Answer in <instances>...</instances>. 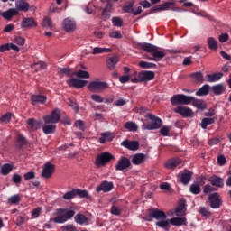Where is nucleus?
<instances>
[{"instance_id": "nucleus-24", "label": "nucleus", "mask_w": 231, "mask_h": 231, "mask_svg": "<svg viewBox=\"0 0 231 231\" xmlns=\"http://www.w3.org/2000/svg\"><path fill=\"white\" fill-rule=\"evenodd\" d=\"M175 216H177V217H183V216H187V208L185 207V202H180L179 207L176 208Z\"/></svg>"}, {"instance_id": "nucleus-3", "label": "nucleus", "mask_w": 231, "mask_h": 231, "mask_svg": "<svg viewBox=\"0 0 231 231\" xmlns=\"http://www.w3.org/2000/svg\"><path fill=\"white\" fill-rule=\"evenodd\" d=\"M194 100V97L184 94H177L171 97V106H189Z\"/></svg>"}, {"instance_id": "nucleus-22", "label": "nucleus", "mask_w": 231, "mask_h": 231, "mask_svg": "<svg viewBox=\"0 0 231 231\" xmlns=\"http://www.w3.org/2000/svg\"><path fill=\"white\" fill-rule=\"evenodd\" d=\"M14 9L17 10V12H28V10H30V4L24 0H18L15 2Z\"/></svg>"}, {"instance_id": "nucleus-60", "label": "nucleus", "mask_w": 231, "mask_h": 231, "mask_svg": "<svg viewBox=\"0 0 231 231\" xmlns=\"http://www.w3.org/2000/svg\"><path fill=\"white\" fill-rule=\"evenodd\" d=\"M219 142H221V138L214 137V138L209 139L208 143L210 146H214V145H217V143H219Z\"/></svg>"}, {"instance_id": "nucleus-14", "label": "nucleus", "mask_w": 231, "mask_h": 231, "mask_svg": "<svg viewBox=\"0 0 231 231\" xmlns=\"http://www.w3.org/2000/svg\"><path fill=\"white\" fill-rule=\"evenodd\" d=\"M208 201L211 208H219L221 207V199L219 193H213L208 196Z\"/></svg>"}, {"instance_id": "nucleus-19", "label": "nucleus", "mask_w": 231, "mask_h": 231, "mask_svg": "<svg viewBox=\"0 0 231 231\" xmlns=\"http://www.w3.org/2000/svg\"><path fill=\"white\" fill-rule=\"evenodd\" d=\"M208 180L213 187H218V189H223V187H225V180L221 177L213 175Z\"/></svg>"}, {"instance_id": "nucleus-36", "label": "nucleus", "mask_w": 231, "mask_h": 231, "mask_svg": "<svg viewBox=\"0 0 231 231\" xmlns=\"http://www.w3.org/2000/svg\"><path fill=\"white\" fill-rule=\"evenodd\" d=\"M226 88L223 84H217L211 88L212 92L214 95H223V91H225Z\"/></svg>"}, {"instance_id": "nucleus-62", "label": "nucleus", "mask_w": 231, "mask_h": 231, "mask_svg": "<svg viewBox=\"0 0 231 231\" xmlns=\"http://www.w3.org/2000/svg\"><path fill=\"white\" fill-rule=\"evenodd\" d=\"M228 39H230V36L228 35V33L220 34L218 37L219 42H226Z\"/></svg>"}, {"instance_id": "nucleus-41", "label": "nucleus", "mask_w": 231, "mask_h": 231, "mask_svg": "<svg viewBox=\"0 0 231 231\" xmlns=\"http://www.w3.org/2000/svg\"><path fill=\"white\" fill-rule=\"evenodd\" d=\"M73 75L78 77V79H91V75L86 70H78L74 72Z\"/></svg>"}, {"instance_id": "nucleus-38", "label": "nucleus", "mask_w": 231, "mask_h": 231, "mask_svg": "<svg viewBox=\"0 0 231 231\" xmlns=\"http://www.w3.org/2000/svg\"><path fill=\"white\" fill-rule=\"evenodd\" d=\"M74 219L78 225H84V223H88V217L80 213L77 214Z\"/></svg>"}, {"instance_id": "nucleus-52", "label": "nucleus", "mask_w": 231, "mask_h": 231, "mask_svg": "<svg viewBox=\"0 0 231 231\" xmlns=\"http://www.w3.org/2000/svg\"><path fill=\"white\" fill-rule=\"evenodd\" d=\"M112 23H113L114 26H117L118 28H120V26H122L124 21L120 17H113Z\"/></svg>"}, {"instance_id": "nucleus-32", "label": "nucleus", "mask_w": 231, "mask_h": 231, "mask_svg": "<svg viewBox=\"0 0 231 231\" xmlns=\"http://www.w3.org/2000/svg\"><path fill=\"white\" fill-rule=\"evenodd\" d=\"M210 91V86L209 85H203L197 92V97H207L208 95V92Z\"/></svg>"}, {"instance_id": "nucleus-39", "label": "nucleus", "mask_w": 231, "mask_h": 231, "mask_svg": "<svg viewBox=\"0 0 231 231\" xmlns=\"http://www.w3.org/2000/svg\"><path fill=\"white\" fill-rule=\"evenodd\" d=\"M56 129H57V126L54 125H46L42 127V131L44 134H53Z\"/></svg>"}, {"instance_id": "nucleus-61", "label": "nucleus", "mask_w": 231, "mask_h": 231, "mask_svg": "<svg viewBox=\"0 0 231 231\" xmlns=\"http://www.w3.org/2000/svg\"><path fill=\"white\" fill-rule=\"evenodd\" d=\"M25 181H30V180H33L35 178V172L29 171L23 175Z\"/></svg>"}, {"instance_id": "nucleus-44", "label": "nucleus", "mask_w": 231, "mask_h": 231, "mask_svg": "<svg viewBox=\"0 0 231 231\" xmlns=\"http://www.w3.org/2000/svg\"><path fill=\"white\" fill-rule=\"evenodd\" d=\"M133 6H134V1H129L123 6L125 14H133Z\"/></svg>"}, {"instance_id": "nucleus-2", "label": "nucleus", "mask_w": 231, "mask_h": 231, "mask_svg": "<svg viewBox=\"0 0 231 231\" xmlns=\"http://www.w3.org/2000/svg\"><path fill=\"white\" fill-rule=\"evenodd\" d=\"M55 217L52 218L53 223H66L69 219H71L75 216V211L73 209L68 208H59L55 212Z\"/></svg>"}, {"instance_id": "nucleus-7", "label": "nucleus", "mask_w": 231, "mask_h": 231, "mask_svg": "<svg viewBox=\"0 0 231 231\" xmlns=\"http://www.w3.org/2000/svg\"><path fill=\"white\" fill-rule=\"evenodd\" d=\"M62 29L67 33H72V32L77 30V22L71 17H67L62 22Z\"/></svg>"}, {"instance_id": "nucleus-35", "label": "nucleus", "mask_w": 231, "mask_h": 231, "mask_svg": "<svg viewBox=\"0 0 231 231\" xmlns=\"http://www.w3.org/2000/svg\"><path fill=\"white\" fill-rule=\"evenodd\" d=\"M125 129L130 132H136L138 131V125L133 121H128L124 125Z\"/></svg>"}, {"instance_id": "nucleus-48", "label": "nucleus", "mask_w": 231, "mask_h": 231, "mask_svg": "<svg viewBox=\"0 0 231 231\" xmlns=\"http://www.w3.org/2000/svg\"><path fill=\"white\" fill-rule=\"evenodd\" d=\"M140 68H143V69H151V68H156V63H151L147 61H140Z\"/></svg>"}, {"instance_id": "nucleus-13", "label": "nucleus", "mask_w": 231, "mask_h": 231, "mask_svg": "<svg viewBox=\"0 0 231 231\" xmlns=\"http://www.w3.org/2000/svg\"><path fill=\"white\" fill-rule=\"evenodd\" d=\"M165 55H167V53H165L164 51H160V49L156 47L153 52H152V57H147V59L149 60H153L154 62H160V60H162Z\"/></svg>"}, {"instance_id": "nucleus-4", "label": "nucleus", "mask_w": 231, "mask_h": 231, "mask_svg": "<svg viewBox=\"0 0 231 231\" xmlns=\"http://www.w3.org/2000/svg\"><path fill=\"white\" fill-rule=\"evenodd\" d=\"M147 118H149V120H151L152 123L148 125H143V131H154V129H160V127H162V119H160L156 116L152 114H148Z\"/></svg>"}, {"instance_id": "nucleus-56", "label": "nucleus", "mask_w": 231, "mask_h": 231, "mask_svg": "<svg viewBox=\"0 0 231 231\" xmlns=\"http://www.w3.org/2000/svg\"><path fill=\"white\" fill-rule=\"evenodd\" d=\"M14 42H15V44H18V46H24L26 40L23 37L18 36L14 38Z\"/></svg>"}, {"instance_id": "nucleus-53", "label": "nucleus", "mask_w": 231, "mask_h": 231, "mask_svg": "<svg viewBox=\"0 0 231 231\" xmlns=\"http://www.w3.org/2000/svg\"><path fill=\"white\" fill-rule=\"evenodd\" d=\"M91 99L94 102H97V104H102V102H104V98L100 95H98V94L91 95Z\"/></svg>"}, {"instance_id": "nucleus-47", "label": "nucleus", "mask_w": 231, "mask_h": 231, "mask_svg": "<svg viewBox=\"0 0 231 231\" xmlns=\"http://www.w3.org/2000/svg\"><path fill=\"white\" fill-rule=\"evenodd\" d=\"M190 77H192V79H194L197 82H205V78L203 77V73L201 72H194L190 75Z\"/></svg>"}, {"instance_id": "nucleus-26", "label": "nucleus", "mask_w": 231, "mask_h": 231, "mask_svg": "<svg viewBox=\"0 0 231 231\" xmlns=\"http://www.w3.org/2000/svg\"><path fill=\"white\" fill-rule=\"evenodd\" d=\"M22 28H33L37 26L35 20L32 17L30 18H23L21 24Z\"/></svg>"}, {"instance_id": "nucleus-59", "label": "nucleus", "mask_w": 231, "mask_h": 231, "mask_svg": "<svg viewBox=\"0 0 231 231\" xmlns=\"http://www.w3.org/2000/svg\"><path fill=\"white\" fill-rule=\"evenodd\" d=\"M199 212L203 217H210V211H208V208H200Z\"/></svg>"}, {"instance_id": "nucleus-9", "label": "nucleus", "mask_w": 231, "mask_h": 231, "mask_svg": "<svg viewBox=\"0 0 231 231\" xmlns=\"http://www.w3.org/2000/svg\"><path fill=\"white\" fill-rule=\"evenodd\" d=\"M131 167V160L125 156H121L116 164V171L125 172Z\"/></svg>"}, {"instance_id": "nucleus-1", "label": "nucleus", "mask_w": 231, "mask_h": 231, "mask_svg": "<svg viewBox=\"0 0 231 231\" xmlns=\"http://www.w3.org/2000/svg\"><path fill=\"white\" fill-rule=\"evenodd\" d=\"M153 219L156 220V226L166 231L171 230V225H172V226H183V225H187L186 217H177L168 218L167 213L158 208L151 209L150 214L144 217L145 221H152Z\"/></svg>"}, {"instance_id": "nucleus-18", "label": "nucleus", "mask_w": 231, "mask_h": 231, "mask_svg": "<svg viewBox=\"0 0 231 231\" xmlns=\"http://www.w3.org/2000/svg\"><path fill=\"white\" fill-rule=\"evenodd\" d=\"M121 145L123 147H125V149H128L129 151H138V148L140 147V143H138V141L125 140L121 143Z\"/></svg>"}, {"instance_id": "nucleus-51", "label": "nucleus", "mask_w": 231, "mask_h": 231, "mask_svg": "<svg viewBox=\"0 0 231 231\" xmlns=\"http://www.w3.org/2000/svg\"><path fill=\"white\" fill-rule=\"evenodd\" d=\"M42 26L43 28H53V24L51 23V18H44L42 21Z\"/></svg>"}, {"instance_id": "nucleus-8", "label": "nucleus", "mask_w": 231, "mask_h": 231, "mask_svg": "<svg viewBox=\"0 0 231 231\" xmlns=\"http://www.w3.org/2000/svg\"><path fill=\"white\" fill-rule=\"evenodd\" d=\"M59 120H60V110L58 108L54 109L51 115L43 117V122L47 125L59 124Z\"/></svg>"}, {"instance_id": "nucleus-31", "label": "nucleus", "mask_w": 231, "mask_h": 231, "mask_svg": "<svg viewBox=\"0 0 231 231\" xmlns=\"http://www.w3.org/2000/svg\"><path fill=\"white\" fill-rule=\"evenodd\" d=\"M191 102H192V106L194 107H197V109H200L201 111H203L204 109H207V104L201 99L193 98Z\"/></svg>"}, {"instance_id": "nucleus-46", "label": "nucleus", "mask_w": 231, "mask_h": 231, "mask_svg": "<svg viewBox=\"0 0 231 231\" xmlns=\"http://www.w3.org/2000/svg\"><path fill=\"white\" fill-rule=\"evenodd\" d=\"M189 191L191 194L198 195L201 192V187H199V184L198 183H193L189 187Z\"/></svg>"}, {"instance_id": "nucleus-57", "label": "nucleus", "mask_w": 231, "mask_h": 231, "mask_svg": "<svg viewBox=\"0 0 231 231\" xmlns=\"http://www.w3.org/2000/svg\"><path fill=\"white\" fill-rule=\"evenodd\" d=\"M176 5V2H165L162 4V12H165L167 10H171V6H174Z\"/></svg>"}, {"instance_id": "nucleus-12", "label": "nucleus", "mask_w": 231, "mask_h": 231, "mask_svg": "<svg viewBox=\"0 0 231 231\" xmlns=\"http://www.w3.org/2000/svg\"><path fill=\"white\" fill-rule=\"evenodd\" d=\"M133 165H143L147 162V154L145 153H135L132 156V160L130 161Z\"/></svg>"}, {"instance_id": "nucleus-33", "label": "nucleus", "mask_w": 231, "mask_h": 231, "mask_svg": "<svg viewBox=\"0 0 231 231\" xmlns=\"http://www.w3.org/2000/svg\"><path fill=\"white\" fill-rule=\"evenodd\" d=\"M217 118L213 117V118H203L201 120L200 123V127H202L203 129H207V127H208V125H212V124H214L216 122Z\"/></svg>"}, {"instance_id": "nucleus-28", "label": "nucleus", "mask_w": 231, "mask_h": 231, "mask_svg": "<svg viewBox=\"0 0 231 231\" xmlns=\"http://www.w3.org/2000/svg\"><path fill=\"white\" fill-rule=\"evenodd\" d=\"M192 180V172L189 171H185L181 173L180 181L183 185H189V182Z\"/></svg>"}, {"instance_id": "nucleus-54", "label": "nucleus", "mask_w": 231, "mask_h": 231, "mask_svg": "<svg viewBox=\"0 0 231 231\" xmlns=\"http://www.w3.org/2000/svg\"><path fill=\"white\" fill-rule=\"evenodd\" d=\"M171 126H162L160 129V133L162 136H169V133L171 132Z\"/></svg>"}, {"instance_id": "nucleus-23", "label": "nucleus", "mask_w": 231, "mask_h": 231, "mask_svg": "<svg viewBox=\"0 0 231 231\" xmlns=\"http://www.w3.org/2000/svg\"><path fill=\"white\" fill-rule=\"evenodd\" d=\"M47 100L46 96L42 95H32L31 97V102L32 106H36V104H45Z\"/></svg>"}, {"instance_id": "nucleus-10", "label": "nucleus", "mask_w": 231, "mask_h": 231, "mask_svg": "<svg viewBox=\"0 0 231 231\" xmlns=\"http://www.w3.org/2000/svg\"><path fill=\"white\" fill-rule=\"evenodd\" d=\"M67 84L68 86H70V88H76L77 89H81V88H84L86 84H88V80L71 78L69 80H67Z\"/></svg>"}, {"instance_id": "nucleus-49", "label": "nucleus", "mask_w": 231, "mask_h": 231, "mask_svg": "<svg viewBox=\"0 0 231 231\" xmlns=\"http://www.w3.org/2000/svg\"><path fill=\"white\" fill-rule=\"evenodd\" d=\"M76 197L75 189L66 192L62 198L63 199L69 200Z\"/></svg>"}, {"instance_id": "nucleus-45", "label": "nucleus", "mask_w": 231, "mask_h": 231, "mask_svg": "<svg viewBox=\"0 0 231 231\" xmlns=\"http://www.w3.org/2000/svg\"><path fill=\"white\" fill-rule=\"evenodd\" d=\"M11 171H14V166H12V164H4L1 167V174H3V176L10 174Z\"/></svg>"}, {"instance_id": "nucleus-50", "label": "nucleus", "mask_w": 231, "mask_h": 231, "mask_svg": "<svg viewBox=\"0 0 231 231\" xmlns=\"http://www.w3.org/2000/svg\"><path fill=\"white\" fill-rule=\"evenodd\" d=\"M110 212L113 216H120V214H122V209L118 208V206L113 205Z\"/></svg>"}, {"instance_id": "nucleus-37", "label": "nucleus", "mask_w": 231, "mask_h": 231, "mask_svg": "<svg viewBox=\"0 0 231 231\" xmlns=\"http://www.w3.org/2000/svg\"><path fill=\"white\" fill-rule=\"evenodd\" d=\"M75 193L76 196H79V198H86V199H91V195L86 189H76Z\"/></svg>"}, {"instance_id": "nucleus-17", "label": "nucleus", "mask_w": 231, "mask_h": 231, "mask_svg": "<svg viewBox=\"0 0 231 231\" xmlns=\"http://www.w3.org/2000/svg\"><path fill=\"white\" fill-rule=\"evenodd\" d=\"M53 172H55V166L51 162H47L43 167L42 176V178H51Z\"/></svg>"}, {"instance_id": "nucleus-6", "label": "nucleus", "mask_w": 231, "mask_h": 231, "mask_svg": "<svg viewBox=\"0 0 231 231\" xmlns=\"http://www.w3.org/2000/svg\"><path fill=\"white\" fill-rule=\"evenodd\" d=\"M107 88H109V84L99 80L90 81L88 85V89L91 91V93H100L104 91V89H107Z\"/></svg>"}, {"instance_id": "nucleus-11", "label": "nucleus", "mask_w": 231, "mask_h": 231, "mask_svg": "<svg viewBox=\"0 0 231 231\" xmlns=\"http://www.w3.org/2000/svg\"><path fill=\"white\" fill-rule=\"evenodd\" d=\"M174 113L180 115V116H183L184 118H189L193 115L192 109L183 106H177L174 110Z\"/></svg>"}, {"instance_id": "nucleus-40", "label": "nucleus", "mask_w": 231, "mask_h": 231, "mask_svg": "<svg viewBox=\"0 0 231 231\" xmlns=\"http://www.w3.org/2000/svg\"><path fill=\"white\" fill-rule=\"evenodd\" d=\"M47 65L44 61H39L32 65V69L35 71H42V69H46Z\"/></svg>"}, {"instance_id": "nucleus-30", "label": "nucleus", "mask_w": 231, "mask_h": 231, "mask_svg": "<svg viewBox=\"0 0 231 231\" xmlns=\"http://www.w3.org/2000/svg\"><path fill=\"white\" fill-rule=\"evenodd\" d=\"M141 48L143 50V51H146L147 53H151L152 55L154 50H156V45H152L151 43H140Z\"/></svg>"}, {"instance_id": "nucleus-5", "label": "nucleus", "mask_w": 231, "mask_h": 231, "mask_svg": "<svg viewBox=\"0 0 231 231\" xmlns=\"http://www.w3.org/2000/svg\"><path fill=\"white\" fill-rule=\"evenodd\" d=\"M111 160H115V156L113 154L109 153L108 152H104L102 153L97 154L96 161H95V165L96 167H104L111 162Z\"/></svg>"}, {"instance_id": "nucleus-27", "label": "nucleus", "mask_w": 231, "mask_h": 231, "mask_svg": "<svg viewBox=\"0 0 231 231\" xmlns=\"http://www.w3.org/2000/svg\"><path fill=\"white\" fill-rule=\"evenodd\" d=\"M116 64H118V57H116V56L109 57L106 60L107 68L111 71H113V69H115V68H116Z\"/></svg>"}, {"instance_id": "nucleus-25", "label": "nucleus", "mask_w": 231, "mask_h": 231, "mask_svg": "<svg viewBox=\"0 0 231 231\" xmlns=\"http://www.w3.org/2000/svg\"><path fill=\"white\" fill-rule=\"evenodd\" d=\"M166 169H176V167H180L182 165L180 159H171L165 162Z\"/></svg>"}, {"instance_id": "nucleus-63", "label": "nucleus", "mask_w": 231, "mask_h": 231, "mask_svg": "<svg viewBox=\"0 0 231 231\" xmlns=\"http://www.w3.org/2000/svg\"><path fill=\"white\" fill-rule=\"evenodd\" d=\"M22 180L23 178L19 174H14L12 177V181L16 184L21 183Z\"/></svg>"}, {"instance_id": "nucleus-29", "label": "nucleus", "mask_w": 231, "mask_h": 231, "mask_svg": "<svg viewBox=\"0 0 231 231\" xmlns=\"http://www.w3.org/2000/svg\"><path fill=\"white\" fill-rule=\"evenodd\" d=\"M223 77V73L218 72L216 74H208L206 76L207 82H217L221 80V78Z\"/></svg>"}, {"instance_id": "nucleus-15", "label": "nucleus", "mask_w": 231, "mask_h": 231, "mask_svg": "<svg viewBox=\"0 0 231 231\" xmlns=\"http://www.w3.org/2000/svg\"><path fill=\"white\" fill-rule=\"evenodd\" d=\"M155 77L154 71L144 70L139 72L138 79H140V82H149L152 80Z\"/></svg>"}, {"instance_id": "nucleus-55", "label": "nucleus", "mask_w": 231, "mask_h": 231, "mask_svg": "<svg viewBox=\"0 0 231 231\" xmlns=\"http://www.w3.org/2000/svg\"><path fill=\"white\" fill-rule=\"evenodd\" d=\"M101 136H104L106 142H113L115 135L111 132L103 133Z\"/></svg>"}, {"instance_id": "nucleus-34", "label": "nucleus", "mask_w": 231, "mask_h": 231, "mask_svg": "<svg viewBox=\"0 0 231 231\" xmlns=\"http://www.w3.org/2000/svg\"><path fill=\"white\" fill-rule=\"evenodd\" d=\"M207 42H208V46L209 48V50H213V51H216L217 50L218 46V42H217V40H216V38L214 37H208L207 39Z\"/></svg>"}, {"instance_id": "nucleus-58", "label": "nucleus", "mask_w": 231, "mask_h": 231, "mask_svg": "<svg viewBox=\"0 0 231 231\" xmlns=\"http://www.w3.org/2000/svg\"><path fill=\"white\" fill-rule=\"evenodd\" d=\"M42 210V208H34V209L32 210V219H37V217H38L39 216H41Z\"/></svg>"}, {"instance_id": "nucleus-43", "label": "nucleus", "mask_w": 231, "mask_h": 231, "mask_svg": "<svg viewBox=\"0 0 231 231\" xmlns=\"http://www.w3.org/2000/svg\"><path fill=\"white\" fill-rule=\"evenodd\" d=\"M111 49L109 48H102V47H96L92 51V55H98L100 53H110Z\"/></svg>"}, {"instance_id": "nucleus-21", "label": "nucleus", "mask_w": 231, "mask_h": 231, "mask_svg": "<svg viewBox=\"0 0 231 231\" xmlns=\"http://www.w3.org/2000/svg\"><path fill=\"white\" fill-rule=\"evenodd\" d=\"M19 14V11L15 8H10L7 11H5L1 14V16L5 19L6 21H12L13 17Z\"/></svg>"}, {"instance_id": "nucleus-20", "label": "nucleus", "mask_w": 231, "mask_h": 231, "mask_svg": "<svg viewBox=\"0 0 231 231\" xmlns=\"http://www.w3.org/2000/svg\"><path fill=\"white\" fill-rule=\"evenodd\" d=\"M27 125L30 131H37L42 127V122L41 120H35V118H30L27 120Z\"/></svg>"}, {"instance_id": "nucleus-64", "label": "nucleus", "mask_w": 231, "mask_h": 231, "mask_svg": "<svg viewBox=\"0 0 231 231\" xmlns=\"http://www.w3.org/2000/svg\"><path fill=\"white\" fill-rule=\"evenodd\" d=\"M18 143L20 147H23V145H26V138L23 135H18Z\"/></svg>"}, {"instance_id": "nucleus-42", "label": "nucleus", "mask_w": 231, "mask_h": 231, "mask_svg": "<svg viewBox=\"0 0 231 231\" xmlns=\"http://www.w3.org/2000/svg\"><path fill=\"white\" fill-rule=\"evenodd\" d=\"M21 202V195L16 194L14 196H11L7 199V203H9V205H17V203Z\"/></svg>"}, {"instance_id": "nucleus-16", "label": "nucleus", "mask_w": 231, "mask_h": 231, "mask_svg": "<svg viewBox=\"0 0 231 231\" xmlns=\"http://www.w3.org/2000/svg\"><path fill=\"white\" fill-rule=\"evenodd\" d=\"M114 187L115 185L113 184V182L105 180L96 188V191L97 192H111Z\"/></svg>"}]
</instances>
